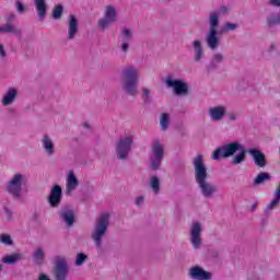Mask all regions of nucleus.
I'll return each mask as SVG.
<instances>
[{
	"label": "nucleus",
	"instance_id": "473e14b6",
	"mask_svg": "<svg viewBox=\"0 0 280 280\" xmlns=\"http://www.w3.org/2000/svg\"><path fill=\"white\" fill-rule=\"evenodd\" d=\"M0 244H3V246H14V241L10 234H2L0 235Z\"/></svg>",
	"mask_w": 280,
	"mask_h": 280
},
{
	"label": "nucleus",
	"instance_id": "a18cd8bd",
	"mask_svg": "<svg viewBox=\"0 0 280 280\" xmlns=\"http://www.w3.org/2000/svg\"><path fill=\"white\" fill-rule=\"evenodd\" d=\"M144 198L142 196L136 198V206L141 207L143 205Z\"/></svg>",
	"mask_w": 280,
	"mask_h": 280
},
{
	"label": "nucleus",
	"instance_id": "393cba45",
	"mask_svg": "<svg viewBox=\"0 0 280 280\" xmlns=\"http://www.w3.org/2000/svg\"><path fill=\"white\" fill-rule=\"evenodd\" d=\"M272 180V176L270 173L260 172L253 182L254 187H259V185H264V183H268Z\"/></svg>",
	"mask_w": 280,
	"mask_h": 280
},
{
	"label": "nucleus",
	"instance_id": "58836bf2",
	"mask_svg": "<svg viewBox=\"0 0 280 280\" xmlns=\"http://www.w3.org/2000/svg\"><path fill=\"white\" fill-rule=\"evenodd\" d=\"M15 8L19 12V14H25V5L21 1L15 2Z\"/></svg>",
	"mask_w": 280,
	"mask_h": 280
},
{
	"label": "nucleus",
	"instance_id": "72a5a7b5",
	"mask_svg": "<svg viewBox=\"0 0 280 280\" xmlns=\"http://www.w3.org/2000/svg\"><path fill=\"white\" fill-rule=\"evenodd\" d=\"M85 261H89V256L84 253H78L74 266H84Z\"/></svg>",
	"mask_w": 280,
	"mask_h": 280
},
{
	"label": "nucleus",
	"instance_id": "1a4fd4ad",
	"mask_svg": "<svg viewBox=\"0 0 280 280\" xmlns=\"http://www.w3.org/2000/svg\"><path fill=\"white\" fill-rule=\"evenodd\" d=\"M165 156V149L163 148V144L159 140H155L153 142L152 148V155L150 158V170L152 172H158V170H161V163H163V159Z\"/></svg>",
	"mask_w": 280,
	"mask_h": 280
},
{
	"label": "nucleus",
	"instance_id": "ddd939ff",
	"mask_svg": "<svg viewBox=\"0 0 280 280\" xmlns=\"http://www.w3.org/2000/svg\"><path fill=\"white\" fill-rule=\"evenodd\" d=\"M202 224L200 222H194L190 228V244H192V248H200L202 246Z\"/></svg>",
	"mask_w": 280,
	"mask_h": 280
},
{
	"label": "nucleus",
	"instance_id": "9b49d317",
	"mask_svg": "<svg viewBox=\"0 0 280 280\" xmlns=\"http://www.w3.org/2000/svg\"><path fill=\"white\" fill-rule=\"evenodd\" d=\"M113 23H117V9L113 5H107L104 18L98 20V28L104 32L106 27H109V25H113Z\"/></svg>",
	"mask_w": 280,
	"mask_h": 280
},
{
	"label": "nucleus",
	"instance_id": "20e7f679",
	"mask_svg": "<svg viewBox=\"0 0 280 280\" xmlns=\"http://www.w3.org/2000/svg\"><path fill=\"white\" fill-rule=\"evenodd\" d=\"M110 226V213H102L94 222V228L91 233V240L94 242L96 248H102L103 240L108 233Z\"/></svg>",
	"mask_w": 280,
	"mask_h": 280
},
{
	"label": "nucleus",
	"instance_id": "b1692460",
	"mask_svg": "<svg viewBox=\"0 0 280 280\" xmlns=\"http://www.w3.org/2000/svg\"><path fill=\"white\" fill-rule=\"evenodd\" d=\"M0 34H14L21 36V28L14 27L12 23L0 25Z\"/></svg>",
	"mask_w": 280,
	"mask_h": 280
},
{
	"label": "nucleus",
	"instance_id": "a878e982",
	"mask_svg": "<svg viewBox=\"0 0 280 280\" xmlns=\"http://www.w3.org/2000/svg\"><path fill=\"white\" fill-rule=\"evenodd\" d=\"M33 262L36 266H43L45 264V249L43 247H37L33 253Z\"/></svg>",
	"mask_w": 280,
	"mask_h": 280
},
{
	"label": "nucleus",
	"instance_id": "f03ea898",
	"mask_svg": "<svg viewBox=\"0 0 280 280\" xmlns=\"http://www.w3.org/2000/svg\"><path fill=\"white\" fill-rule=\"evenodd\" d=\"M232 165H242L246 161V147L238 141H233L217 148L211 159L220 161V159H231Z\"/></svg>",
	"mask_w": 280,
	"mask_h": 280
},
{
	"label": "nucleus",
	"instance_id": "c9c22d12",
	"mask_svg": "<svg viewBox=\"0 0 280 280\" xmlns=\"http://www.w3.org/2000/svg\"><path fill=\"white\" fill-rule=\"evenodd\" d=\"M121 35H122V42L128 43V40L132 38V31H130L129 28H124L121 31Z\"/></svg>",
	"mask_w": 280,
	"mask_h": 280
},
{
	"label": "nucleus",
	"instance_id": "de8ad7c7",
	"mask_svg": "<svg viewBox=\"0 0 280 280\" xmlns=\"http://www.w3.org/2000/svg\"><path fill=\"white\" fill-rule=\"evenodd\" d=\"M14 19H16V15L14 13H11L9 16H7V22L12 23V21H14Z\"/></svg>",
	"mask_w": 280,
	"mask_h": 280
},
{
	"label": "nucleus",
	"instance_id": "f257e3e1",
	"mask_svg": "<svg viewBox=\"0 0 280 280\" xmlns=\"http://www.w3.org/2000/svg\"><path fill=\"white\" fill-rule=\"evenodd\" d=\"M192 166L195 170V183L198 185L203 198H211L214 194H218V187L209 182V171L205 165V156L202 154H197L192 159Z\"/></svg>",
	"mask_w": 280,
	"mask_h": 280
},
{
	"label": "nucleus",
	"instance_id": "8fccbe9b",
	"mask_svg": "<svg viewBox=\"0 0 280 280\" xmlns=\"http://www.w3.org/2000/svg\"><path fill=\"white\" fill-rule=\"evenodd\" d=\"M275 198L280 201V186L276 189Z\"/></svg>",
	"mask_w": 280,
	"mask_h": 280
},
{
	"label": "nucleus",
	"instance_id": "2eb2a0df",
	"mask_svg": "<svg viewBox=\"0 0 280 280\" xmlns=\"http://www.w3.org/2000/svg\"><path fill=\"white\" fill-rule=\"evenodd\" d=\"M247 152L252 156L256 167L264 168L268 165V159H266V154L264 152H261V150L249 149Z\"/></svg>",
	"mask_w": 280,
	"mask_h": 280
},
{
	"label": "nucleus",
	"instance_id": "7c9ffc66",
	"mask_svg": "<svg viewBox=\"0 0 280 280\" xmlns=\"http://www.w3.org/2000/svg\"><path fill=\"white\" fill-rule=\"evenodd\" d=\"M161 130L165 132L170 128V114L163 113L160 118Z\"/></svg>",
	"mask_w": 280,
	"mask_h": 280
},
{
	"label": "nucleus",
	"instance_id": "f704fd0d",
	"mask_svg": "<svg viewBox=\"0 0 280 280\" xmlns=\"http://www.w3.org/2000/svg\"><path fill=\"white\" fill-rule=\"evenodd\" d=\"M238 25L235 23L226 22L223 24V32H235L237 30Z\"/></svg>",
	"mask_w": 280,
	"mask_h": 280
},
{
	"label": "nucleus",
	"instance_id": "4468645a",
	"mask_svg": "<svg viewBox=\"0 0 280 280\" xmlns=\"http://www.w3.org/2000/svg\"><path fill=\"white\" fill-rule=\"evenodd\" d=\"M47 202L52 209H58L62 205V187L60 185L51 187Z\"/></svg>",
	"mask_w": 280,
	"mask_h": 280
},
{
	"label": "nucleus",
	"instance_id": "4be33fe9",
	"mask_svg": "<svg viewBox=\"0 0 280 280\" xmlns=\"http://www.w3.org/2000/svg\"><path fill=\"white\" fill-rule=\"evenodd\" d=\"M18 93L16 89L10 88L2 98V106H11V104H14Z\"/></svg>",
	"mask_w": 280,
	"mask_h": 280
},
{
	"label": "nucleus",
	"instance_id": "c756f323",
	"mask_svg": "<svg viewBox=\"0 0 280 280\" xmlns=\"http://www.w3.org/2000/svg\"><path fill=\"white\" fill-rule=\"evenodd\" d=\"M149 186L151 187L152 191L155 194L161 192V179L156 176H152Z\"/></svg>",
	"mask_w": 280,
	"mask_h": 280
},
{
	"label": "nucleus",
	"instance_id": "e433bc0d",
	"mask_svg": "<svg viewBox=\"0 0 280 280\" xmlns=\"http://www.w3.org/2000/svg\"><path fill=\"white\" fill-rule=\"evenodd\" d=\"M279 199L275 197V199H272V201L266 207L265 213H268V211H272V209H277V207H279Z\"/></svg>",
	"mask_w": 280,
	"mask_h": 280
},
{
	"label": "nucleus",
	"instance_id": "423d86ee",
	"mask_svg": "<svg viewBox=\"0 0 280 280\" xmlns=\"http://www.w3.org/2000/svg\"><path fill=\"white\" fill-rule=\"evenodd\" d=\"M25 175L16 173L7 184V191L13 200H23V185H25Z\"/></svg>",
	"mask_w": 280,
	"mask_h": 280
},
{
	"label": "nucleus",
	"instance_id": "ea45409f",
	"mask_svg": "<svg viewBox=\"0 0 280 280\" xmlns=\"http://www.w3.org/2000/svg\"><path fill=\"white\" fill-rule=\"evenodd\" d=\"M213 12H217L219 16H222L224 14H229V8L226 7H220L219 9L213 10Z\"/></svg>",
	"mask_w": 280,
	"mask_h": 280
},
{
	"label": "nucleus",
	"instance_id": "6ab92c4d",
	"mask_svg": "<svg viewBox=\"0 0 280 280\" xmlns=\"http://www.w3.org/2000/svg\"><path fill=\"white\" fill-rule=\"evenodd\" d=\"M35 10L39 21H45L47 16V0H34Z\"/></svg>",
	"mask_w": 280,
	"mask_h": 280
},
{
	"label": "nucleus",
	"instance_id": "864d4df0",
	"mask_svg": "<svg viewBox=\"0 0 280 280\" xmlns=\"http://www.w3.org/2000/svg\"><path fill=\"white\" fill-rule=\"evenodd\" d=\"M255 209H257V203H254V205L252 206V211H255Z\"/></svg>",
	"mask_w": 280,
	"mask_h": 280
},
{
	"label": "nucleus",
	"instance_id": "a19ab883",
	"mask_svg": "<svg viewBox=\"0 0 280 280\" xmlns=\"http://www.w3.org/2000/svg\"><path fill=\"white\" fill-rule=\"evenodd\" d=\"M4 215L7 220L10 222L12 221L14 213L12 212V210H10V208H4Z\"/></svg>",
	"mask_w": 280,
	"mask_h": 280
},
{
	"label": "nucleus",
	"instance_id": "6e6552de",
	"mask_svg": "<svg viewBox=\"0 0 280 280\" xmlns=\"http://www.w3.org/2000/svg\"><path fill=\"white\" fill-rule=\"evenodd\" d=\"M164 84L167 89H173V93L177 97L189 95V84L180 79H175L172 74L165 78Z\"/></svg>",
	"mask_w": 280,
	"mask_h": 280
},
{
	"label": "nucleus",
	"instance_id": "dca6fc26",
	"mask_svg": "<svg viewBox=\"0 0 280 280\" xmlns=\"http://www.w3.org/2000/svg\"><path fill=\"white\" fill-rule=\"evenodd\" d=\"M188 275L190 279H196V280H211L213 278V273L205 270L200 266H195L190 268Z\"/></svg>",
	"mask_w": 280,
	"mask_h": 280
},
{
	"label": "nucleus",
	"instance_id": "37998d69",
	"mask_svg": "<svg viewBox=\"0 0 280 280\" xmlns=\"http://www.w3.org/2000/svg\"><path fill=\"white\" fill-rule=\"evenodd\" d=\"M7 56L8 52L5 51V48L0 44V58H5Z\"/></svg>",
	"mask_w": 280,
	"mask_h": 280
},
{
	"label": "nucleus",
	"instance_id": "f3484780",
	"mask_svg": "<svg viewBox=\"0 0 280 280\" xmlns=\"http://www.w3.org/2000/svg\"><path fill=\"white\" fill-rule=\"evenodd\" d=\"M80 32V22L78 18L73 14L68 16V40H74Z\"/></svg>",
	"mask_w": 280,
	"mask_h": 280
},
{
	"label": "nucleus",
	"instance_id": "5701e85b",
	"mask_svg": "<svg viewBox=\"0 0 280 280\" xmlns=\"http://www.w3.org/2000/svg\"><path fill=\"white\" fill-rule=\"evenodd\" d=\"M224 62V55L222 52H215L211 60L210 63L208 66L209 71H213L214 69H218V67H220V65H222Z\"/></svg>",
	"mask_w": 280,
	"mask_h": 280
},
{
	"label": "nucleus",
	"instance_id": "39448f33",
	"mask_svg": "<svg viewBox=\"0 0 280 280\" xmlns=\"http://www.w3.org/2000/svg\"><path fill=\"white\" fill-rule=\"evenodd\" d=\"M209 30L206 34V45L209 49L214 51L220 47V37L218 36V30L220 27V16L218 12L211 11L208 18Z\"/></svg>",
	"mask_w": 280,
	"mask_h": 280
},
{
	"label": "nucleus",
	"instance_id": "603ef678",
	"mask_svg": "<svg viewBox=\"0 0 280 280\" xmlns=\"http://www.w3.org/2000/svg\"><path fill=\"white\" fill-rule=\"evenodd\" d=\"M269 50H270V51H275V44H271V45H270Z\"/></svg>",
	"mask_w": 280,
	"mask_h": 280
},
{
	"label": "nucleus",
	"instance_id": "bb28decb",
	"mask_svg": "<svg viewBox=\"0 0 280 280\" xmlns=\"http://www.w3.org/2000/svg\"><path fill=\"white\" fill-rule=\"evenodd\" d=\"M23 260V254L15 253L12 255H7L2 258V262L7 264L8 266H14V264H18V261Z\"/></svg>",
	"mask_w": 280,
	"mask_h": 280
},
{
	"label": "nucleus",
	"instance_id": "412c9836",
	"mask_svg": "<svg viewBox=\"0 0 280 280\" xmlns=\"http://www.w3.org/2000/svg\"><path fill=\"white\" fill-rule=\"evenodd\" d=\"M42 148H44L45 152L48 156H52L54 152H56V147L54 145V140L51 137L44 135L42 138Z\"/></svg>",
	"mask_w": 280,
	"mask_h": 280
},
{
	"label": "nucleus",
	"instance_id": "5fc2aeb1",
	"mask_svg": "<svg viewBox=\"0 0 280 280\" xmlns=\"http://www.w3.org/2000/svg\"><path fill=\"white\" fill-rule=\"evenodd\" d=\"M83 128L89 129V128H91V125H89V124H84V125H83Z\"/></svg>",
	"mask_w": 280,
	"mask_h": 280
},
{
	"label": "nucleus",
	"instance_id": "cd10ccee",
	"mask_svg": "<svg viewBox=\"0 0 280 280\" xmlns=\"http://www.w3.org/2000/svg\"><path fill=\"white\" fill-rule=\"evenodd\" d=\"M78 185H80L78 177L73 172H70L67 179V191H73Z\"/></svg>",
	"mask_w": 280,
	"mask_h": 280
},
{
	"label": "nucleus",
	"instance_id": "49530a36",
	"mask_svg": "<svg viewBox=\"0 0 280 280\" xmlns=\"http://www.w3.org/2000/svg\"><path fill=\"white\" fill-rule=\"evenodd\" d=\"M37 280H51V279H50L49 276H47L46 273H39Z\"/></svg>",
	"mask_w": 280,
	"mask_h": 280
},
{
	"label": "nucleus",
	"instance_id": "0eeeda50",
	"mask_svg": "<svg viewBox=\"0 0 280 280\" xmlns=\"http://www.w3.org/2000/svg\"><path fill=\"white\" fill-rule=\"evenodd\" d=\"M132 145H135V138H132V136L120 138L116 142V159H118V161H128V155L132 150Z\"/></svg>",
	"mask_w": 280,
	"mask_h": 280
},
{
	"label": "nucleus",
	"instance_id": "3c124183",
	"mask_svg": "<svg viewBox=\"0 0 280 280\" xmlns=\"http://www.w3.org/2000/svg\"><path fill=\"white\" fill-rule=\"evenodd\" d=\"M33 220H38V213L37 212H35L34 214H33Z\"/></svg>",
	"mask_w": 280,
	"mask_h": 280
},
{
	"label": "nucleus",
	"instance_id": "79ce46f5",
	"mask_svg": "<svg viewBox=\"0 0 280 280\" xmlns=\"http://www.w3.org/2000/svg\"><path fill=\"white\" fill-rule=\"evenodd\" d=\"M128 49H130V45L128 44V42H122L121 51H124V54H127Z\"/></svg>",
	"mask_w": 280,
	"mask_h": 280
},
{
	"label": "nucleus",
	"instance_id": "4c0bfd02",
	"mask_svg": "<svg viewBox=\"0 0 280 280\" xmlns=\"http://www.w3.org/2000/svg\"><path fill=\"white\" fill-rule=\"evenodd\" d=\"M142 100L144 104H150V90L149 89H143L142 90Z\"/></svg>",
	"mask_w": 280,
	"mask_h": 280
},
{
	"label": "nucleus",
	"instance_id": "f8f14e48",
	"mask_svg": "<svg viewBox=\"0 0 280 280\" xmlns=\"http://www.w3.org/2000/svg\"><path fill=\"white\" fill-rule=\"evenodd\" d=\"M58 215L66 226L71 228L75 224V210L73 209V206H62L58 211Z\"/></svg>",
	"mask_w": 280,
	"mask_h": 280
},
{
	"label": "nucleus",
	"instance_id": "a211bd4d",
	"mask_svg": "<svg viewBox=\"0 0 280 280\" xmlns=\"http://www.w3.org/2000/svg\"><path fill=\"white\" fill-rule=\"evenodd\" d=\"M208 115L211 121H222V119H224V115H226V106L219 105L210 107L208 110Z\"/></svg>",
	"mask_w": 280,
	"mask_h": 280
},
{
	"label": "nucleus",
	"instance_id": "9d476101",
	"mask_svg": "<svg viewBox=\"0 0 280 280\" xmlns=\"http://www.w3.org/2000/svg\"><path fill=\"white\" fill-rule=\"evenodd\" d=\"M52 277L55 280H67L69 277V264H67V258L58 257L52 267Z\"/></svg>",
	"mask_w": 280,
	"mask_h": 280
},
{
	"label": "nucleus",
	"instance_id": "c03bdc74",
	"mask_svg": "<svg viewBox=\"0 0 280 280\" xmlns=\"http://www.w3.org/2000/svg\"><path fill=\"white\" fill-rule=\"evenodd\" d=\"M228 117H229L230 121H236L237 120V114H235V113L228 114Z\"/></svg>",
	"mask_w": 280,
	"mask_h": 280
},
{
	"label": "nucleus",
	"instance_id": "09e8293b",
	"mask_svg": "<svg viewBox=\"0 0 280 280\" xmlns=\"http://www.w3.org/2000/svg\"><path fill=\"white\" fill-rule=\"evenodd\" d=\"M270 4L275 8H280V0H270Z\"/></svg>",
	"mask_w": 280,
	"mask_h": 280
},
{
	"label": "nucleus",
	"instance_id": "7ed1b4c3",
	"mask_svg": "<svg viewBox=\"0 0 280 280\" xmlns=\"http://www.w3.org/2000/svg\"><path fill=\"white\" fill-rule=\"evenodd\" d=\"M120 86L125 95H139V69L133 65L125 66L120 72Z\"/></svg>",
	"mask_w": 280,
	"mask_h": 280
},
{
	"label": "nucleus",
	"instance_id": "2f4dec72",
	"mask_svg": "<svg viewBox=\"0 0 280 280\" xmlns=\"http://www.w3.org/2000/svg\"><path fill=\"white\" fill-rule=\"evenodd\" d=\"M62 12H65V7L62 4L55 5L52 10V19L54 21H58L62 19Z\"/></svg>",
	"mask_w": 280,
	"mask_h": 280
},
{
	"label": "nucleus",
	"instance_id": "aec40b11",
	"mask_svg": "<svg viewBox=\"0 0 280 280\" xmlns=\"http://www.w3.org/2000/svg\"><path fill=\"white\" fill-rule=\"evenodd\" d=\"M192 48L195 62H200V60L205 58V48L202 47V42H200V39H195L192 42Z\"/></svg>",
	"mask_w": 280,
	"mask_h": 280
},
{
	"label": "nucleus",
	"instance_id": "c85d7f7f",
	"mask_svg": "<svg viewBox=\"0 0 280 280\" xmlns=\"http://www.w3.org/2000/svg\"><path fill=\"white\" fill-rule=\"evenodd\" d=\"M266 24H267V27L269 28H272V27H277V25H280V15H275V14H271V15H268L266 18Z\"/></svg>",
	"mask_w": 280,
	"mask_h": 280
}]
</instances>
